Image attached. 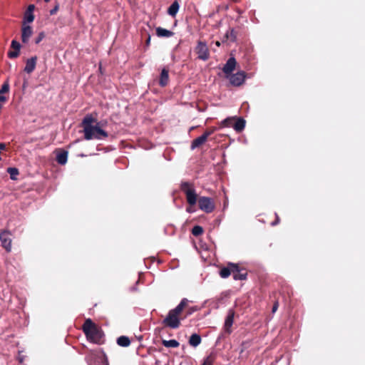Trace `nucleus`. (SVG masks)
<instances>
[{"mask_svg": "<svg viewBox=\"0 0 365 365\" xmlns=\"http://www.w3.org/2000/svg\"><path fill=\"white\" fill-rule=\"evenodd\" d=\"M7 173L10 175V178L13 180H16L17 179V175L19 174V169L16 168H8Z\"/></svg>", "mask_w": 365, "mask_h": 365, "instance_id": "cd10ccee", "label": "nucleus"}, {"mask_svg": "<svg viewBox=\"0 0 365 365\" xmlns=\"http://www.w3.org/2000/svg\"><path fill=\"white\" fill-rule=\"evenodd\" d=\"M117 344L120 346L128 347L130 344V340L126 336H120L117 339Z\"/></svg>", "mask_w": 365, "mask_h": 365, "instance_id": "393cba45", "label": "nucleus"}, {"mask_svg": "<svg viewBox=\"0 0 365 365\" xmlns=\"http://www.w3.org/2000/svg\"><path fill=\"white\" fill-rule=\"evenodd\" d=\"M194 51L197 54V58L199 60L206 61L210 57V50L205 41H197Z\"/></svg>", "mask_w": 365, "mask_h": 365, "instance_id": "39448f33", "label": "nucleus"}, {"mask_svg": "<svg viewBox=\"0 0 365 365\" xmlns=\"http://www.w3.org/2000/svg\"><path fill=\"white\" fill-rule=\"evenodd\" d=\"M82 330L89 341L96 344L104 343L103 331L91 319L85 320L82 326Z\"/></svg>", "mask_w": 365, "mask_h": 365, "instance_id": "7ed1b4c3", "label": "nucleus"}, {"mask_svg": "<svg viewBox=\"0 0 365 365\" xmlns=\"http://www.w3.org/2000/svg\"><path fill=\"white\" fill-rule=\"evenodd\" d=\"M232 267V276L235 280H245L247 279V272L243 268L240 267L237 264L233 263Z\"/></svg>", "mask_w": 365, "mask_h": 365, "instance_id": "1a4fd4ad", "label": "nucleus"}, {"mask_svg": "<svg viewBox=\"0 0 365 365\" xmlns=\"http://www.w3.org/2000/svg\"><path fill=\"white\" fill-rule=\"evenodd\" d=\"M180 190L185 193L187 203L192 206L198 202L197 195L193 187V185L189 182H182L180 185Z\"/></svg>", "mask_w": 365, "mask_h": 365, "instance_id": "20e7f679", "label": "nucleus"}, {"mask_svg": "<svg viewBox=\"0 0 365 365\" xmlns=\"http://www.w3.org/2000/svg\"><path fill=\"white\" fill-rule=\"evenodd\" d=\"M35 6L34 4H30L29 6H28V9L26 11V12H31L32 13V11H34Z\"/></svg>", "mask_w": 365, "mask_h": 365, "instance_id": "e433bc0d", "label": "nucleus"}, {"mask_svg": "<svg viewBox=\"0 0 365 365\" xmlns=\"http://www.w3.org/2000/svg\"><path fill=\"white\" fill-rule=\"evenodd\" d=\"M198 310V308L197 307H189L185 312V314L184 316L182 317L183 319H185L186 317L190 316L191 314H192L195 312L197 311Z\"/></svg>", "mask_w": 365, "mask_h": 365, "instance_id": "473e14b6", "label": "nucleus"}, {"mask_svg": "<svg viewBox=\"0 0 365 365\" xmlns=\"http://www.w3.org/2000/svg\"><path fill=\"white\" fill-rule=\"evenodd\" d=\"M197 202L199 208L206 213H211L215 209L214 200L209 197H200Z\"/></svg>", "mask_w": 365, "mask_h": 365, "instance_id": "0eeeda50", "label": "nucleus"}, {"mask_svg": "<svg viewBox=\"0 0 365 365\" xmlns=\"http://www.w3.org/2000/svg\"><path fill=\"white\" fill-rule=\"evenodd\" d=\"M215 356L212 354L207 356L203 361L201 365H213Z\"/></svg>", "mask_w": 365, "mask_h": 365, "instance_id": "7c9ffc66", "label": "nucleus"}, {"mask_svg": "<svg viewBox=\"0 0 365 365\" xmlns=\"http://www.w3.org/2000/svg\"><path fill=\"white\" fill-rule=\"evenodd\" d=\"M37 56H34L26 60L24 71L27 73H31L36 68Z\"/></svg>", "mask_w": 365, "mask_h": 365, "instance_id": "2eb2a0df", "label": "nucleus"}, {"mask_svg": "<svg viewBox=\"0 0 365 365\" xmlns=\"http://www.w3.org/2000/svg\"><path fill=\"white\" fill-rule=\"evenodd\" d=\"M11 48L14 51H9L8 52V56L10 58H16L20 54L21 44L16 40H13L11 43Z\"/></svg>", "mask_w": 365, "mask_h": 365, "instance_id": "ddd939ff", "label": "nucleus"}, {"mask_svg": "<svg viewBox=\"0 0 365 365\" xmlns=\"http://www.w3.org/2000/svg\"><path fill=\"white\" fill-rule=\"evenodd\" d=\"M234 317H235V311L233 309H230L228 311L227 315L225 321V324H224L225 331L227 334H230L232 332L231 327L233 324Z\"/></svg>", "mask_w": 365, "mask_h": 365, "instance_id": "f8f14e48", "label": "nucleus"}, {"mask_svg": "<svg viewBox=\"0 0 365 365\" xmlns=\"http://www.w3.org/2000/svg\"><path fill=\"white\" fill-rule=\"evenodd\" d=\"M201 341V336L197 334H192L189 339V344L193 347L197 346Z\"/></svg>", "mask_w": 365, "mask_h": 365, "instance_id": "5701e85b", "label": "nucleus"}, {"mask_svg": "<svg viewBox=\"0 0 365 365\" xmlns=\"http://www.w3.org/2000/svg\"><path fill=\"white\" fill-rule=\"evenodd\" d=\"M46 35L43 31L40 32L38 36L35 38V43L38 44L44 38Z\"/></svg>", "mask_w": 365, "mask_h": 365, "instance_id": "f704fd0d", "label": "nucleus"}, {"mask_svg": "<svg viewBox=\"0 0 365 365\" xmlns=\"http://www.w3.org/2000/svg\"><path fill=\"white\" fill-rule=\"evenodd\" d=\"M246 78L245 72L239 71L230 77V82L232 86H240L243 84Z\"/></svg>", "mask_w": 365, "mask_h": 365, "instance_id": "9d476101", "label": "nucleus"}, {"mask_svg": "<svg viewBox=\"0 0 365 365\" xmlns=\"http://www.w3.org/2000/svg\"><path fill=\"white\" fill-rule=\"evenodd\" d=\"M236 64L237 61L234 57L229 58L222 68L223 72L227 75L230 74L235 70Z\"/></svg>", "mask_w": 365, "mask_h": 365, "instance_id": "4468645a", "label": "nucleus"}, {"mask_svg": "<svg viewBox=\"0 0 365 365\" xmlns=\"http://www.w3.org/2000/svg\"><path fill=\"white\" fill-rule=\"evenodd\" d=\"M179 4L177 1L173 2L168 9V14L171 16H175L179 10Z\"/></svg>", "mask_w": 365, "mask_h": 365, "instance_id": "b1692460", "label": "nucleus"}, {"mask_svg": "<svg viewBox=\"0 0 365 365\" xmlns=\"http://www.w3.org/2000/svg\"><path fill=\"white\" fill-rule=\"evenodd\" d=\"M276 216H277L276 220L274 222H272V226H274V225H277L279 223V217L277 215H276Z\"/></svg>", "mask_w": 365, "mask_h": 365, "instance_id": "58836bf2", "label": "nucleus"}, {"mask_svg": "<svg viewBox=\"0 0 365 365\" xmlns=\"http://www.w3.org/2000/svg\"><path fill=\"white\" fill-rule=\"evenodd\" d=\"M207 140V139L205 138V135H203L197 137V138L194 139L192 141L190 146L191 149L194 150L195 148L200 147V145L204 144Z\"/></svg>", "mask_w": 365, "mask_h": 365, "instance_id": "aec40b11", "label": "nucleus"}, {"mask_svg": "<svg viewBox=\"0 0 365 365\" xmlns=\"http://www.w3.org/2000/svg\"><path fill=\"white\" fill-rule=\"evenodd\" d=\"M278 307H279V302H278V301H275L273 304L272 309V313H274L277 310Z\"/></svg>", "mask_w": 365, "mask_h": 365, "instance_id": "c9c22d12", "label": "nucleus"}, {"mask_svg": "<svg viewBox=\"0 0 365 365\" xmlns=\"http://www.w3.org/2000/svg\"><path fill=\"white\" fill-rule=\"evenodd\" d=\"M237 31L234 29H229L225 35V38L235 42L237 39Z\"/></svg>", "mask_w": 365, "mask_h": 365, "instance_id": "a878e982", "label": "nucleus"}, {"mask_svg": "<svg viewBox=\"0 0 365 365\" xmlns=\"http://www.w3.org/2000/svg\"><path fill=\"white\" fill-rule=\"evenodd\" d=\"M9 92V84L8 81H5L1 88L0 89V102H6L7 101V98L4 96V93H8Z\"/></svg>", "mask_w": 365, "mask_h": 365, "instance_id": "a211bd4d", "label": "nucleus"}, {"mask_svg": "<svg viewBox=\"0 0 365 365\" xmlns=\"http://www.w3.org/2000/svg\"><path fill=\"white\" fill-rule=\"evenodd\" d=\"M58 10V6H56L54 9H53L52 10L50 11V14L51 15L56 14V11Z\"/></svg>", "mask_w": 365, "mask_h": 365, "instance_id": "ea45409f", "label": "nucleus"}, {"mask_svg": "<svg viewBox=\"0 0 365 365\" xmlns=\"http://www.w3.org/2000/svg\"><path fill=\"white\" fill-rule=\"evenodd\" d=\"M245 120L243 118H237L235 123L233 124L232 127L237 132H241L244 130L245 127Z\"/></svg>", "mask_w": 365, "mask_h": 365, "instance_id": "4be33fe9", "label": "nucleus"}, {"mask_svg": "<svg viewBox=\"0 0 365 365\" xmlns=\"http://www.w3.org/2000/svg\"><path fill=\"white\" fill-rule=\"evenodd\" d=\"M81 127L83 128L84 138L87 140H102L108 136V133L101 129L100 123L92 114H88L84 117Z\"/></svg>", "mask_w": 365, "mask_h": 365, "instance_id": "f257e3e1", "label": "nucleus"}, {"mask_svg": "<svg viewBox=\"0 0 365 365\" xmlns=\"http://www.w3.org/2000/svg\"><path fill=\"white\" fill-rule=\"evenodd\" d=\"M233 263H228L227 267H222L220 271V275L222 278H227L232 273Z\"/></svg>", "mask_w": 365, "mask_h": 365, "instance_id": "6ab92c4d", "label": "nucleus"}, {"mask_svg": "<svg viewBox=\"0 0 365 365\" xmlns=\"http://www.w3.org/2000/svg\"><path fill=\"white\" fill-rule=\"evenodd\" d=\"M162 344L165 347H173L176 348L178 347L180 344L179 342L175 339H170V340H163Z\"/></svg>", "mask_w": 365, "mask_h": 365, "instance_id": "bb28decb", "label": "nucleus"}, {"mask_svg": "<svg viewBox=\"0 0 365 365\" xmlns=\"http://www.w3.org/2000/svg\"><path fill=\"white\" fill-rule=\"evenodd\" d=\"M168 70L165 68H163L160 76V81L159 84L162 87H165L168 85L169 82V74H168Z\"/></svg>", "mask_w": 365, "mask_h": 365, "instance_id": "dca6fc26", "label": "nucleus"}, {"mask_svg": "<svg viewBox=\"0 0 365 365\" xmlns=\"http://www.w3.org/2000/svg\"><path fill=\"white\" fill-rule=\"evenodd\" d=\"M46 2H49L51 0H44Z\"/></svg>", "mask_w": 365, "mask_h": 365, "instance_id": "79ce46f5", "label": "nucleus"}, {"mask_svg": "<svg viewBox=\"0 0 365 365\" xmlns=\"http://www.w3.org/2000/svg\"><path fill=\"white\" fill-rule=\"evenodd\" d=\"M215 45H216L217 46H220V41H217L215 42Z\"/></svg>", "mask_w": 365, "mask_h": 365, "instance_id": "a19ab883", "label": "nucleus"}, {"mask_svg": "<svg viewBox=\"0 0 365 365\" xmlns=\"http://www.w3.org/2000/svg\"><path fill=\"white\" fill-rule=\"evenodd\" d=\"M202 233L203 228L200 225H195L192 229V234L195 237H198L201 235Z\"/></svg>", "mask_w": 365, "mask_h": 365, "instance_id": "c85d7f7f", "label": "nucleus"}, {"mask_svg": "<svg viewBox=\"0 0 365 365\" xmlns=\"http://www.w3.org/2000/svg\"><path fill=\"white\" fill-rule=\"evenodd\" d=\"M33 34V29L31 26H29L25 24V22L22 23L21 28V41L24 43H27L30 37Z\"/></svg>", "mask_w": 365, "mask_h": 365, "instance_id": "9b49d317", "label": "nucleus"}, {"mask_svg": "<svg viewBox=\"0 0 365 365\" xmlns=\"http://www.w3.org/2000/svg\"><path fill=\"white\" fill-rule=\"evenodd\" d=\"M68 151L61 150L56 155V161L60 165H65L68 160Z\"/></svg>", "mask_w": 365, "mask_h": 365, "instance_id": "412c9836", "label": "nucleus"}, {"mask_svg": "<svg viewBox=\"0 0 365 365\" xmlns=\"http://www.w3.org/2000/svg\"><path fill=\"white\" fill-rule=\"evenodd\" d=\"M156 35L158 37L169 38L174 35V33L170 30L163 29L162 27L156 28Z\"/></svg>", "mask_w": 365, "mask_h": 365, "instance_id": "f3484780", "label": "nucleus"}, {"mask_svg": "<svg viewBox=\"0 0 365 365\" xmlns=\"http://www.w3.org/2000/svg\"><path fill=\"white\" fill-rule=\"evenodd\" d=\"M150 43V36L148 34V38L145 41V44L147 46H149Z\"/></svg>", "mask_w": 365, "mask_h": 365, "instance_id": "4c0bfd02", "label": "nucleus"}, {"mask_svg": "<svg viewBox=\"0 0 365 365\" xmlns=\"http://www.w3.org/2000/svg\"><path fill=\"white\" fill-rule=\"evenodd\" d=\"M11 233L7 230H4L0 232V242L3 248L7 252L11 251Z\"/></svg>", "mask_w": 365, "mask_h": 365, "instance_id": "6e6552de", "label": "nucleus"}, {"mask_svg": "<svg viewBox=\"0 0 365 365\" xmlns=\"http://www.w3.org/2000/svg\"><path fill=\"white\" fill-rule=\"evenodd\" d=\"M34 20V15L31 12H26L24 18V21L26 24V23H31Z\"/></svg>", "mask_w": 365, "mask_h": 365, "instance_id": "c756f323", "label": "nucleus"}, {"mask_svg": "<svg viewBox=\"0 0 365 365\" xmlns=\"http://www.w3.org/2000/svg\"><path fill=\"white\" fill-rule=\"evenodd\" d=\"M235 120V118H227L224 120L222 121L221 125L223 127H230L232 126V122Z\"/></svg>", "mask_w": 365, "mask_h": 365, "instance_id": "2f4dec72", "label": "nucleus"}, {"mask_svg": "<svg viewBox=\"0 0 365 365\" xmlns=\"http://www.w3.org/2000/svg\"><path fill=\"white\" fill-rule=\"evenodd\" d=\"M188 300L183 298L180 304L174 309L168 312L166 317L163 320L162 324L170 329H178L180 326V320L184 319L182 317L183 310L187 306Z\"/></svg>", "mask_w": 365, "mask_h": 365, "instance_id": "f03ea898", "label": "nucleus"}, {"mask_svg": "<svg viewBox=\"0 0 365 365\" xmlns=\"http://www.w3.org/2000/svg\"><path fill=\"white\" fill-rule=\"evenodd\" d=\"M217 130L216 127H210L205 130L203 135H205V138L207 139L212 134H213Z\"/></svg>", "mask_w": 365, "mask_h": 365, "instance_id": "72a5a7b5", "label": "nucleus"}, {"mask_svg": "<svg viewBox=\"0 0 365 365\" xmlns=\"http://www.w3.org/2000/svg\"><path fill=\"white\" fill-rule=\"evenodd\" d=\"M93 359H95V364H97L96 365H109L108 357L103 351L100 354L91 351L90 354L86 357L89 365H92L91 360Z\"/></svg>", "mask_w": 365, "mask_h": 365, "instance_id": "423d86ee", "label": "nucleus"}]
</instances>
